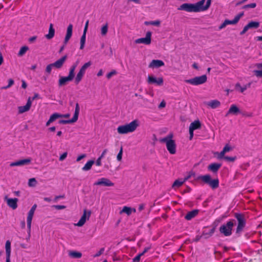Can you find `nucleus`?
I'll return each mask as SVG.
<instances>
[{
  "label": "nucleus",
  "instance_id": "6e6d98bb",
  "mask_svg": "<svg viewBox=\"0 0 262 262\" xmlns=\"http://www.w3.org/2000/svg\"><path fill=\"white\" fill-rule=\"evenodd\" d=\"M230 150H231V147H230L228 144L224 146V148H223V150L225 153H226V152H227L229 151Z\"/></svg>",
  "mask_w": 262,
  "mask_h": 262
},
{
  "label": "nucleus",
  "instance_id": "393cba45",
  "mask_svg": "<svg viewBox=\"0 0 262 262\" xmlns=\"http://www.w3.org/2000/svg\"><path fill=\"white\" fill-rule=\"evenodd\" d=\"M221 166H222L221 164L213 163L210 164L208 166V170L212 171L213 172H216L219 170V169L220 168Z\"/></svg>",
  "mask_w": 262,
  "mask_h": 262
},
{
  "label": "nucleus",
  "instance_id": "ddd939ff",
  "mask_svg": "<svg viewBox=\"0 0 262 262\" xmlns=\"http://www.w3.org/2000/svg\"><path fill=\"white\" fill-rule=\"evenodd\" d=\"M74 77L75 76L70 72L69 73L68 76L60 77L58 80V85L59 86H62L66 85L69 82L71 81Z\"/></svg>",
  "mask_w": 262,
  "mask_h": 262
},
{
  "label": "nucleus",
  "instance_id": "bf43d9fd",
  "mask_svg": "<svg viewBox=\"0 0 262 262\" xmlns=\"http://www.w3.org/2000/svg\"><path fill=\"white\" fill-rule=\"evenodd\" d=\"M104 251V248H101L95 255L94 257H98L101 255Z\"/></svg>",
  "mask_w": 262,
  "mask_h": 262
},
{
  "label": "nucleus",
  "instance_id": "37998d69",
  "mask_svg": "<svg viewBox=\"0 0 262 262\" xmlns=\"http://www.w3.org/2000/svg\"><path fill=\"white\" fill-rule=\"evenodd\" d=\"M54 67L52 63L48 64L45 69V72L47 75H50L51 73L52 68Z\"/></svg>",
  "mask_w": 262,
  "mask_h": 262
},
{
  "label": "nucleus",
  "instance_id": "f704fd0d",
  "mask_svg": "<svg viewBox=\"0 0 262 262\" xmlns=\"http://www.w3.org/2000/svg\"><path fill=\"white\" fill-rule=\"evenodd\" d=\"M187 178L185 179V180L184 181H180L179 180H176L172 185V187L173 188H179L180 187V186H181L184 183V182L186 180H187Z\"/></svg>",
  "mask_w": 262,
  "mask_h": 262
},
{
  "label": "nucleus",
  "instance_id": "f3484780",
  "mask_svg": "<svg viewBox=\"0 0 262 262\" xmlns=\"http://www.w3.org/2000/svg\"><path fill=\"white\" fill-rule=\"evenodd\" d=\"M147 82L149 84L155 83L157 85H162L163 84V79L162 77H159L156 79L152 76H148Z\"/></svg>",
  "mask_w": 262,
  "mask_h": 262
},
{
  "label": "nucleus",
  "instance_id": "e2e57ef3",
  "mask_svg": "<svg viewBox=\"0 0 262 262\" xmlns=\"http://www.w3.org/2000/svg\"><path fill=\"white\" fill-rule=\"evenodd\" d=\"M227 23H226L225 20L219 26V30H222L223 28H224L227 26Z\"/></svg>",
  "mask_w": 262,
  "mask_h": 262
},
{
  "label": "nucleus",
  "instance_id": "c9c22d12",
  "mask_svg": "<svg viewBox=\"0 0 262 262\" xmlns=\"http://www.w3.org/2000/svg\"><path fill=\"white\" fill-rule=\"evenodd\" d=\"M132 212V209L130 207L127 206H124L120 212V213H125L127 215L131 214Z\"/></svg>",
  "mask_w": 262,
  "mask_h": 262
},
{
  "label": "nucleus",
  "instance_id": "20e7f679",
  "mask_svg": "<svg viewBox=\"0 0 262 262\" xmlns=\"http://www.w3.org/2000/svg\"><path fill=\"white\" fill-rule=\"evenodd\" d=\"M235 223L234 220H230L226 224L222 225L219 229L221 234L225 236H229L232 234L233 227Z\"/></svg>",
  "mask_w": 262,
  "mask_h": 262
},
{
  "label": "nucleus",
  "instance_id": "473e14b6",
  "mask_svg": "<svg viewBox=\"0 0 262 262\" xmlns=\"http://www.w3.org/2000/svg\"><path fill=\"white\" fill-rule=\"evenodd\" d=\"M94 161L93 160H90L86 162L84 166L82 168L83 171H88L91 169L92 165L94 164Z\"/></svg>",
  "mask_w": 262,
  "mask_h": 262
},
{
  "label": "nucleus",
  "instance_id": "dca6fc26",
  "mask_svg": "<svg viewBox=\"0 0 262 262\" xmlns=\"http://www.w3.org/2000/svg\"><path fill=\"white\" fill-rule=\"evenodd\" d=\"M259 27V23L257 21H250L246 26H245L243 30L241 32V35L244 34L249 29L258 28Z\"/></svg>",
  "mask_w": 262,
  "mask_h": 262
},
{
  "label": "nucleus",
  "instance_id": "774afa93",
  "mask_svg": "<svg viewBox=\"0 0 262 262\" xmlns=\"http://www.w3.org/2000/svg\"><path fill=\"white\" fill-rule=\"evenodd\" d=\"M107 149H105L104 150H103L101 156L99 157L100 158L102 159L104 157L105 155L107 153Z\"/></svg>",
  "mask_w": 262,
  "mask_h": 262
},
{
  "label": "nucleus",
  "instance_id": "2eb2a0df",
  "mask_svg": "<svg viewBox=\"0 0 262 262\" xmlns=\"http://www.w3.org/2000/svg\"><path fill=\"white\" fill-rule=\"evenodd\" d=\"M4 200L7 202V205L12 209L14 210L17 208V202L18 201L17 198H8L7 196L4 198Z\"/></svg>",
  "mask_w": 262,
  "mask_h": 262
},
{
  "label": "nucleus",
  "instance_id": "39448f33",
  "mask_svg": "<svg viewBox=\"0 0 262 262\" xmlns=\"http://www.w3.org/2000/svg\"><path fill=\"white\" fill-rule=\"evenodd\" d=\"M198 179L201 180L204 183L208 184L213 189H216L219 186V179L212 180L209 174L200 176L199 177Z\"/></svg>",
  "mask_w": 262,
  "mask_h": 262
},
{
  "label": "nucleus",
  "instance_id": "f257e3e1",
  "mask_svg": "<svg viewBox=\"0 0 262 262\" xmlns=\"http://www.w3.org/2000/svg\"><path fill=\"white\" fill-rule=\"evenodd\" d=\"M211 1H207L204 5L205 1H199L196 4L185 3L181 5L179 8V10H184L189 12H198L207 10L211 5Z\"/></svg>",
  "mask_w": 262,
  "mask_h": 262
},
{
  "label": "nucleus",
  "instance_id": "a878e982",
  "mask_svg": "<svg viewBox=\"0 0 262 262\" xmlns=\"http://www.w3.org/2000/svg\"><path fill=\"white\" fill-rule=\"evenodd\" d=\"M206 104L211 108L214 109L219 107L221 105V103L217 100H213L208 102Z\"/></svg>",
  "mask_w": 262,
  "mask_h": 262
},
{
  "label": "nucleus",
  "instance_id": "0eeeda50",
  "mask_svg": "<svg viewBox=\"0 0 262 262\" xmlns=\"http://www.w3.org/2000/svg\"><path fill=\"white\" fill-rule=\"evenodd\" d=\"M234 216L238 222L236 233L237 234H239L242 231L246 225L245 216L243 214L237 213H235Z\"/></svg>",
  "mask_w": 262,
  "mask_h": 262
},
{
  "label": "nucleus",
  "instance_id": "412c9836",
  "mask_svg": "<svg viewBox=\"0 0 262 262\" xmlns=\"http://www.w3.org/2000/svg\"><path fill=\"white\" fill-rule=\"evenodd\" d=\"M164 65V63L162 60L154 59L149 63L148 67L150 68H158L162 67Z\"/></svg>",
  "mask_w": 262,
  "mask_h": 262
},
{
  "label": "nucleus",
  "instance_id": "72a5a7b5",
  "mask_svg": "<svg viewBox=\"0 0 262 262\" xmlns=\"http://www.w3.org/2000/svg\"><path fill=\"white\" fill-rule=\"evenodd\" d=\"M84 74L85 73L79 71L75 78V83L76 84H78L81 81Z\"/></svg>",
  "mask_w": 262,
  "mask_h": 262
},
{
  "label": "nucleus",
  "instance_id": "7c9ffc66",
  "mask_svg": "<svg viewBox=\"0 0 262 262\" xmlns=\"http://www.w3.org/2000/svg\"><path fill=\"white\" fill-rule=\"evenodd\" d=\"M6 257L10 258L11 255V242L9 241H7L5 245Z\"/></svg>",
  "mask_w": 262,
  "mask_h": 262
},
{
  "label": "nucleus",
  "instance_id": "7ed1b4c3",
  "mask_svg": "<svg viewBox=\"0 0 262 262\" xmlns=\"http://www.w3.org/2000/svg\"><path fill=\"white\" fill-rule=\"evenodd\" d=\"M139 126L138 121L134 120L129 123L120 125L117 128V132L119 134H126L134 132Z\"/></svg>",
  "mask_w": 262,
  "mask_h": 262
},
{
  "label": "nucleus",
  "instance_id": "f8f14e48",
  "mask_svg": "<svg viewBox=\"0 0 262 262\" xmlns=\"http://www.w3.org/2000/svg\"><path fill=\"white\" fill-rule=\"evenodd\" d=\"M151 32L148 31L146 34L145 37L138 38L135 40L136 43H143L144 45H148L151 43Z\"/></svg>",
  "mask_w": 262,
  "mask_h": 262
},
{
  "label": "nucleus",
  "instance_id": "13d9d810",
  "mask_svg": "<svg viewBox=\"0 0 262 262\" xmlns=\"http://www.w3.org/2000/svg\"><path fill=\"white\" fill-rule=\"evenodd\" d=\"M54 207L58 210L63 209L66 208V206L64 205H54Z\"/></svg>",
  "mask_w": 262,
  "mask_h": 262
},
{
  "label": "nucleus",
  "instance_id": "f03ea898",
  "mask_svg": "<svg viewBox=\"0 0 262 262\" xmlns=\"http://www.w3.org/2000/svg\"><path fill=\"white\" fill-rule=\"evenodd\" d=\"M173 135L172 133H170L166 137L160 139L159 141L161 143L166 144V146L167 150L171 155H174L176 153V144L175 141L172 139Z\"/></svg>",
  "mask_w": 262,
  "mask_h": 262
},
{
  "label": "nucleus",
  "instance_id": "338daca9",
  "mask_svg": "<svg viewBox=\"0 0 262 262\" xmlns=\"http://www.w3.org/2000/svg\"><path fill=\"white\" fill-rule=\"evenodd\" d=\"M89 20H88L85 23L84 30H83V33H86L88 28V25H89Z\"/></svg>",
  "mask_w": 262,
  "mask_h": 262
},
{
  "label": "nucleus",
  "instance_id": "09e8293b",
  "mask_svg": "<svg viewBox=\"0 0 262 262\" xmlns=\"http://www.w3.org/2000/svg\"><path fill=\"white\" fill-rule=\"evenodd\" d=\"M226 23H227V25H235L237 24L238 22L236 20V19L234 18L233 20H228V19H225Z\"/></svg>",
  "mask_w": 262,
  "mask_h": 262
},
{
  "label": "nucleus",
  "instance_id": "4d7b16f0",
  "mask_svg": "<svg viewBox=\"0 0 262 262\" xmlns=\"http://www.w3.org/2000/svg\"><path fill=\"white\" fill-rule=\"evenodd\" d=\"M244 15V12H241L235 16V18L237 21H239L240 18Z\"/></svg>",
  "mask_w": 262,
  "mask_h": 262
},
{
  "label": "nucleus",
  "instance_id": "ea45409f",
  "mask_svg": "<svg viewBox=\"0 0 262 262\" xmlns=\"http://www.w3.org/2000/svg\"><path fill=\"white\" fill-rule=\"evenodd\" d=\"M78 63H79V61L77 60L75 63H74L73 64V65L70 68L69 72L70 73H72L74 76H75V70L77 66H78Z\"/></svg>",
  "mask_w": 262,
  "mask_h": 262
},
{
  "label": "nucleus",
  "instance_id": "de8ad7c7",
  "mask_svg": "<svg viewBox=\"0 0 262 262\" xmlns=\"http://www.w3.org/2000/svg\"><path fill=\"white\" fill-rule=\"evenodd\" d=\"M122 154H123V148L121 146L120 148V151L117 156V160L118 161H121L122 158Z\"/></svg>",
  "mask_w": 262,
  "mask_h": 262
},
{
  "label": "nucleus",
  "instance_id": "4468645a",
  "mask_svg": "<svg viewBox=\"0 0 262 262\" xmlns=\"http://www.w3.org/2000/svg\"><path fill=\"white\" fill-rule=\"evenodd\" d=\"M95 185H102L104 186L111 187L114 185V183H113L110 180L105 178H102L99 179L97 182L94 183Z\"/></svg>",
  "mask_w": 262,
  "mask_h": 262
},
{
  "label": "nucleus",
  "instance_id": "e433bc0d",
  "mask_svg": "<svg viewBox=\"0 0 262 262\" xmlns=\"http://www.w3.org/2000/svg\"><path fill=\"white\" fill-rule=\"evenodd\" d=\"M86 40V33H83L80 38V49L82 50L84 48V44Z\"/></svg>",
  "mask_w": 262,
  "mask_h": 262
},
{
  "label": "nucleus",
  "instance_id": "79ce46f5",
  "mask_svg": "<svg viewBox=\"0 0 262 262\" xmlns=\"http://www.w3.org/2000/svg\"><path fill=\"white\" fill-rule=\"evenodd\" d=\"M235 88L237 91H239L241 93H243L246 90V88L244 86H241L239 83H237L235 85Z\"/></svg>",
  "mask_w": 262,
  "mask_h": 262
},
{
  "label": "nucleus",
  "instance_id": "bb28decb",
  "mask_svg": "<svg viewBox=\"0 0 262 262\" xmlns=\"http://www.w3.org/2000/svg\"><path fill=\"white\" fill-rule=\"evenodd\" d=\"M55 35V29L53 28V25L52 24H50L49 33L45 35V37L48 39H51Z\"/></svg>",
  "mask_w": 262,
  "mask_h": 262
},
{
  "label": "nucleus",
  "instance_id": "2f4dec72",
  "mask_svg": "<svg viewBox=\"0 0 262 262\" xmlns=\"http://www.w3.org/2000/svg\"><path fill=\"white\" fill-rule=\"evenodd\" d=\"M69 255L72 258H80L82 256V253L78 251H71L69 253Z\"/></svg>",
  "mask_w": 262,
  "mask_h": 262
},
{
  "label": "nucleus",
  "instance_id": "cd10ccee",
  "mask_svg": "<svg viewBox=\"0 0 262 262\" xmlns=\"http://www.w3.org/2000/svg\"><path fill=\"white\" fill-rule=\"evenodd\" d=\"M201 126V125L200 122L199 120H195L190 124L189 129L194 130L200 128Z\"/></svg>",
  "mask_w": 262,
  "mask_h": 262
},
{
  "label": "nucleus",
  "instance_id": "a18cd8bd",
  "mask_svg": "<svg viewBox=\"0 0 262 262\" xmlns=\"http://www.w3.org/2000/svg\"><path fill=\"white\" fill-rule=\"evenodd\" d=\"M36 184V181L35 178H31L29 180L28 185L30 187L35 186Z\"/></svg>",
  "mask_w": 262,
  "mask_h": 262
},
{
  "label": "nucleus",
  "instance_id": "c756f323",
  "mask_svg": "<svg viewBox=\"0 0 262 262\" xmlns=\"http://www.w3.org/2000/svg\"><path fill=\"white\" fill-rule=\"evenodd\" d=\"M59 117H60V116L58 115V113H55L53 114L50 116L49 120L47 122L46 124V126H49L50 124H51V123L53 122L57 119H58Z\"/></svg>",
  "mask_w": 262,
  "mask_h": 262
},
{
  "label": "nucleus",
  "instance_id": "3c124183",
  "mask_svg": "<svg viewBox=\"0 0 262 262\" xmlns=\"http://www.w3.org/2000/svg\"><path fill=\"white\" fill-rule=\"evenodd\" d=\"M236 159V157H224V159L228 162H234Z\"/></svg>",
  "mask_w": 262,
  "mask_h": 262
},
{
  "label": "nucleus",
  "instance_id": "0e129e2a",
  "mask_svg": "<svg viewBox=\"0 0 262 262\" xmlns=\"http://www.w3.org/2000/svg\"><path fill=\"white\" fill-rule=\"evenodd\" d=\"M101 158H100V157H99L97 160H96V165L98 166H100L101 165Z\"/></svg>",
  "mask_w": 262,
  "mask_h": 262
},
{
  "label": "nucleus",
  "instance_id": "052dcab7",
  "mask_svg": "<svg viewBox=\"0 0 262 262\" xmlns=\"http://www.w3.org/2000/svg\"><path fill=\"white\" fill-rule=\"evenodd\" d=\"M86 157V155L85 154H82L80 156H79L77 159H76V161L77 162H79L81 159H82L83 158H85Z\"/></svg>",
  "mask_w": 262,
  "mask_h": 262
},
{
  "label": "nucleus",
  "instance_id": "8fccbe9b",
  "mask_svg": "<svg viewBox=\"0 0 262 262\" xmlns=\"http://www.w3.org/2000/svg\"><path fill=\"white\" fill-rule=\"evenodd\" d=\"M117 74V72L116 70H113L110 73H107L106 75V77L107 79H110L113 76L116 75Z\"/></svg>",
  "mask_w": 262,
  "mask_h": 262
},
{
  "label": "nucleus",
  "instance_id": "c03bdc74",
  "mask_svg": "<svg viewBox=\"0 0 262 262\" xmlns=\"http://www.w3.org/2000/svg\"><path fill=\"white\" fill-rule=\"evenodd\" d=\"M146 25H151L156 26H159L160 25V21L159 20L150 21H146L145 23Z\"/></svg>",
  "mask_w": 262,
  "mask_h": 262
},
{
  "label": "nucleus",
  "instance_id": "a211bd4d",
  "mask_svg": "<svg viewBox=\"0 0 262 262\" xmlns=\"http://www.w3.org/2000/svg\"><path fill=\"white\" fill-rule=\"evenodd\" d=\"M31 160L30 158L22 159V160H18V161L14 162H12L10 164V166L11 167H13V166H21V165H27V164H30L31 162Z\"/></svg>",
  "mask_w": 262,
  "mask_h": 262
},
{
  "label": "nucleus",
  "instance_id": "5701e85b",
  "mask_svg": "<svg viewBox=\"0 0 262 262\" xmlns=\"http://www.w3.org/2000/svg\"><path fill=\"white\" fill-rule=\"evenodd\" d=\"M73 25L70 24L67 28V34L64 38V43L66 44L72 35Z\"/></svg>",
  "mask_w": 262,
  "mask_h": 262
},
{
  "label": "nucleus",
  "instance_id": "6e6552de",
  "mask_svg": "<svg viewBox=\"0 0 262 262\" xmlns=\"http://www.w3.org/2000/svg\"><path fill=\"white\" fill-rule=\"evenodd\" d=\"M207 79L206 75H203L201 76L195 77L192 79L185 80V82L193 85H198L204 83L206 82Z\"/></svg>",
  "mask_w": 262,
  "mask_h": 262
},
{
  "label": "nucleus",
  "instance_id": "b1692460",
  "mask_svg": "<svg viewBox=\"0 0 262 262\" xmlns=\"http://www.w3.org/2000/svg\"><path fill=\"white\" fill-rule=\"evenodd\" d=\"M199 213V210L197 209L193 210L188 212L185 216V219L187 221H190L195 217Z\"/></svg>",
  "mask_w": 262,
  "mask_h": 262
},
{
  "label": "nucleus",
  "instance_id": "864d4df0",
  "mask_svg": "<svg viewBox=\"0 0 262 262\" xmlns=\"http://www.w3.org/2000/svg\"><path fill=\"white\" fill-rule=\"evenodd\" d=\"M14 84V80L12 79H9L8 80V84L4 87V89H7L10 88Z\"/></svg>",
  "mask_w": 262,
  "mask_h": 262
},
{
  "label": "nucleus",
  "instance_id": "5fc2aeb1",
  "mask_svg": "<svg viewBox=\"0 0 262 262\" xmlns=\"http://www.w3.org/2000/svg\"><path fill=\"white\" fill-rule=\"evenodd\" d=\"M67 152H63L59 157V161H63V160H64L66 157H67Z\"/></svg>",
  "mask_w": 262,
  "mask_h": 262
},
{
  "label": "nucleus",
  "instance_id": "680f3d73",
  "mask_svg": "<svg viewBox=\"0 0 262 262\" xmlns=\"http://www.w3.org/2000/svg\"><path fill=\"white\" fill-rule=\"evenodd\" d=\"M227 23H226L225 20L219 26V30H222L223 28H224L227 26Z\"/></svg>",
  "mask_w": 262,
  "mask_h": 262
},
{
  "label": "nucleus",
  "instance_id": "4be33fe9",
  "mask_svg": "<svg viewBox=\"0 0 262 262\" xmlns=\"http://www.w3.org/2000/svg\"><path fill=\"white\" fill-rule=\"evenodd\" d=\"M67 55H64L52 64L55 68L57 69H60L63 66V63L67 59Z\"/></svg>",
  "mask_w": 262,
  "mask_h": 262
},
{
  "label": "nucleus",
  "instance_id": "4c0bfd02",
  "mask_svg": "<svg viewBox=\"0 0 262 262\" xmlns=\"http://www.w3.org/2000/svg\"><path fill=\"white\" fill-rule=\"evenodd\" d=\"M92 64V62L91 61H89L86 63H85L80 68L79 71L83 72L84 73H85L86 70L90 67Z\"/></svg>",
  "mask_w": 262,
  "mask_h": 262
},
{
  "label": "nucleus",
  "instance_id": "9b49d317",
  "mask_svg": "<svg viewBox=\"0 0 262 262\" xmlns=\"http://www.w3.org/2000/svg\"><path fill=\"white\" fill-rule=\"evenodd\" d=\"M37 205L34 204L31 207V209L28 212L27 218V227L28 228L29 233L31 231V223L34 214V212L36 209Z\"/></svg>",
  "mask_w": 262,
  "mask_h": 262
},
{
  "label": "nucleus",
  "instance_id": "6ab92c4d",
  "mask_svg": "<svg viewBox=\"0 0 262 262\" xmlns=\"http://www.w3.org/2000/svg\"><path fill=\"white\" fill-rule=\"evenodd\" d=\"M32 102L29 98L27 101L26 104L25 106H21L18 107L19 114H23L25 112L28 111L31 106Z\"/></svg>",
  "mask_w": 262,
  "mask_h": 262
},
{
  "label": "nucleus",
  "instance_id": "69168bd1",
  "mask_svg": "<svg viewBox=\"0 0 262 262\" xmlns=\"http://www.w3.org/2000/svg\"><path fill=\"white\" fill-rule=\"evenodd\" d=\"M225 152L222 150V151L219 154L218 158L219 159H224V155Z\"/></svg>",
  "mask_w": 262,
  "mask_h": 262
},
{
  "label": "nucleus",
  "instance_id": "603ef678",
  "mask_svg": "<svg viewBox=\"0 0 262 262\" xmlns=\"http://www.w3.org/2000/svg\"><path fill=\"white\" fill-rule=\"evenodd\" d=\"M142 256V254L139 253L133 259V262H139L141 256Z\"/></svg>",
  "mask_w": 262,
  "mask_h": 262
},
{
  "label": "nucleus",
  "instance_id": "1a4fd4ad",
  "mask_svg": "<svg viewBox=\"0 0 262 262\" xmlns=\"http://www.w3.org/2000/svg\"><path fill=\"white\" fill-rule=\"evenodd\" d=\"M79 111H80V107L79 106V104L78 103H76V104L75 105V110L74 114V116L72 117V118L70 120H60L59 121V123L60 124H66L72 123H74V122H76L78 118Z\"/></svg>",
  "mask_w": 262,
  "mask_h": 262
},
{
  "label": "nucleus",
  "instance_id": "49530a36",
  "mask_svg": "<svg viewBox=\"0 0 262 262\" xmlns=\"http://www.w3.org/2000/svg\"><path fill=\"white\" fill-rule=\"evenodd\" d=\"M256 6V3H251L248 5H245L243 7V9H247L249 8H254Z\"/></svg>",
  "mask_w": 262,
  "mask_h": 262
},
{
  "label": "nucleus",
  "instance_id": "c85d7f7f",
  "mask_svg": "<svg viewBox=\"0 0 262 262\" xmlns=\"http://www.w3.org/2000/svg\"><path fill=\"white\" fill-rule=\"evenodd\" d=\"M255 67L258 69H262V63H257L255 64ZM254 75L257 77H261L262 78V70H255L254 71Z\"/></svg>",
  "mask_w": 262,
  "mask_h": 262
},
{
  "label": "nucleus",
  "instance_id": "9d476101",
  "mask_svg": "<svg viewBox=\"0 0 262 262\" xmlns=\"http://www.w3.org/2000/svg\"><path fill=\"white\" fill-rule=\"evenodd\" d=\"M91 214V211L90 210L84 209L83 210V214L81 216L80 219L79 220L77 223L75 224V226L78 227L82 226L85 224L86 220H88L90 219Z\"/></svg>",
  "mask_w": 262,
  "mask_h": 262
},
{
  "label": "nucleus",
  "instance_id": "58836bf2",
  "mask_svg": "<svg viewBox=\"0 0 262 262\" xmlns=\"http://www.w3.org/2000/svg\"><path fill=\"white\" fill-rule=\"evenodd\" d=\"M29 50V48L27 46H23L22 47L19 52H18V55L19 56H23L26 53V52Z\"/></svg>",
  "mask_w": 262,
  "mask_h": 262
},
{
  "label": "nucleus",
  "instance_id": "a19ab883",
  "mask_svg": "<svg viewBox=\"0 0 262 262\" xmlns=\"http://www.w3.org/2000/svg\"><path fill=\"white\" fill-rule=\"evenodd\" d=\"M107 31H108V25L106 23L101 27V34L102 36H104L107 34Z\"/></svg>",
  "mask_w": 262,
  "mask_h": 262
},
{
  "label": "nucleus",
  "instance_id": "aec40b11",
  "mask_svg": "<svg viewBox=\"0 0 262 262\" xmlns=\"http://www.w3.org/2000/svg\"><path fill=\"white\" fill-rule=\"evenodd\" d=\"M240 113L239 108L235 104H232L225 116L227 117L230 114L237 115Z\"/></svg>",
  "mask_w": 262,
  "mask_h": 262
},
{
  "label": "nucleus",
  "instance_id": "423d86ee",
  "mask_svg": "<svg viewBox=\"0 0 262 262\" xmlns=\"http://www.w3.org/2000/svg\"><path fill=\"white\" fill-rule=\"evenodd\" d=\"M216 222L217 221L215 220L213 223L212 225L211 226V228L209 229H208L209 228V227H204L201 237L205 239H207L212 236L213 233H214L216 228L217 226V223ZM217 222H219V221H218Z\"/></svg>",
  "mask_w": 262,
  "mask_h": 262
}]
</instances>
